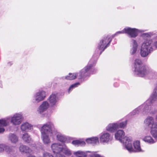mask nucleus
<instances>
[{"mask_svg":"<svg viewBox=\"0 0 157 157\" xmlns=\"http://www.w3.org/2000/svg\"><path fill=\"white\" fill-rule=\"evenodd\" d=\"M157 99V89L155 88L149 99L147 100L142 105L133 110L131 113V115H134L138 114L140 112H142L144 114H147L150 112V114L154 115L156 113V110H153L154 106L151 105Z\"/></svg>","mask_w":157,"mask_h":157,"instance_id":"nucleus-1","label":"nucleus"},{"mask_svg":"<svg viewBox=\"0 0 157 157\" xmlns=\"http://www.w3.org/2000/svg\"><path fill=\"white\" fill-rule=\"evenodd\" d=\"M144 123L150 128V132L152 136L156 139L157 138V123L152 117L148 116L144 120Z\"/></svg>","mask_w":157,"mask_h":157,"instance_id":"nucleus-2","label":"nucleus"},{"mask_svg":"<svg viewBox=\"0 0 157 157\" xmlns=\"http://www.w3.org/2000/svg\"><path fill=\"white\" fill-rule=\"evenodd\" d=\"M135 74L139 76L144 77V75L147 73L146 71V67L143 65L140 59H137L134 62Z\"/></svg>","mask_w":157,"mask_h":157,"instance_id":"nucleus-3","label":"nucleus"},{"mask_svg":"<svg viewBox=\"0 0 157 157\" xmlns=\"http://www.w3.org/2000/svg\"><path fill=\"white\" fill-rule=\"evenodd\" d=\"M151 40H147L144 41L142 44L140 50V54L142 57H146L152 51L151 44Z\"/></svg>","mask_w":157,"mask_h":157,"instance_id":"nucleus-4","label":"nucleus"},{"mask_svg":"<svg viewBox=\"0 0 157 157\" xmlns=\"http://www.w3.org/2000/svg\"><path fill=\"white\" fill-rule=\"evenodd\" d=\"M55 130L53 124L51 122H48L44 124L40 129L41 133L55 134Z\"/></svg>","mask_w":157,"mask_h":157,"instance_id":"nucleus-5","label":"nucleus"},{"mask_svg":"<svg viewBox=\"0 0 157 157\" xmlns=\"http://www.w3.org/2000/svg\"><path fill=\"white\" fill-rule=\"evenodd\" d=\"M112 40V38L107 36L101 40L98 44V48L99 50H102L100 52V54H101L102 52L109 46Z\"/></svg>","mask_w":157,"mask_h":157,"instance_id":"nucleus-6","label":"nucleus"},{"mask_svg":"<svg viewBox=\"0 0 157 157\" xmlns=\"http://www.w3.org/2000/svg\"><path fill=\"white\" fill-rule=\"evenodd\" d=\"M132 137L125 136L123 138L121 142L123 143L124 146L126 149L130 152L134 151V149L132 146Z\"/></svg>","mask_w":157,"mask_h":157,"instance_id":"nucleus-7","label":"nucleus"},{"mask_svg":"<svg viewBox=\"0 0 157 157\" xmlns=\"http://www.w3.org/2000/svg\"><path fill=\"white\" fill-rule=\"evenodd\" d=\"M46 96V93L44 91H40L36 93L34 95L33 102L38 103L44 100Z\"/></svg>","mask_w":157,"mask_h":157,"instance_id":"nucleus-8","label":"nucleus"},{"mask_svg":"<svg viewBox=\"0 0 157 157\" xmlns=\"http://www.w3.org/2000/svg\"><path fill=\"white\" fill-rule=\"evenodd\" d=\"M22 121V115L20 113H16L12 117L11 122L13 125H16L20 124Z\"/></svg>","mask_w":157,"mask_h":157,"instance_id":"nucleus-9","label":"nucleus"},{"mask_svg":"<svg viewBox=\"0 0 157 157\" xmlns=\"http://www.w3.org/2000/svg\"><path fill=\"white\" fill-rule=\"evenodd\" d=\"M112 136L108 132L101 134L100 137V142L102 143H108L112 140Z\"/></svg>","mask_w":157,"mask_h":157,"instance_id":"nucleus-10","label":"nucleus"},{"mask_svg":"<svg viewBox=\"0 0 157 157\" xmlns=\"http://www.w3.org/2000/svg\"><path fill=\"white\" fill-rule=\"evenodd\" d=\"M125 33L127 34L128 36L134 38L138 35V30L135 28L127 27L125 28Z\"/></svg>","mask_w":157,"mask_h":157,"instance_id":"nucleus-11","label":"nucleus"},{"mask_svg":"<svg viewBox=\"0 0 157 157\" xmlns=\"http://www.w3.org/2000/svg\"><path fill=\"white\" fill-rule=\"evenodd\" d=\"M7 138L8 141L13 144H16L18 142V136L14 133H10L8 136Z\"/></svg>","mask_w":157,"mask_h":157,"instance_id":"nucleus-12","label":"nucleus"},{"mask_svg":"<svg viewBox=\"0 0 157 157\" xmlns=\"http://www.w3.org/2000/svg\"><path fill=\"white\" fill-rule=\"evenodd\" d=\"M92 66H91V67ZM91 66H87L82 70L79 73V78H84L89 75V71L90 69Z\"/></svg>","mask_w":157,"mask_h":157,"instance_id":"nucleus-13","label":"nucleus"},{"mask_svg":"<svg viewBox=\"0 0 157 157\" xmlns=\"http://www.w3.org/2000/svg\"><path fill=\"white\" fill-rule=\"evenodd\" d=\"M63 146V144H61L59 143H54L52 144L51 148L53 152L56 153L59 152H62Z\"/></svg>","mask_w":157,"mask_h":157,"instance_id":"nucleus-14","label":"nucleus"},{"mask_svg":"<svg viewBox=\"0 0 157 157\" xmlns=\"http://www.w3.org/2000/svg\"><path fill=\"white\" fill-rule=\"evenodd\" d=\"M49 106L48 102L46 101H44L39 106L37 110V111L39 113L41 114L44 112L46 111Z\"/></svg>","mask_w":157,"mask_h":157,"instance_id":"nucleus-15","label":"nucleus"},{"mask_svg":"<svg viewBox=\"0 0 157 157\" xmlns=\"http://www.w3.org/2000/svg\"><path fill=\"white\" fill-rule=\"evenodd\" d=\"M48 100L51 106L56 105L58 101V98L56 94H52L49 96Z\"/></svg>","mask_w":157,"mask_h":157,"instance_id":"nucleus-16","label":"nucleus"},{"mask_svg":"<svg viewBox=\"0 0 157 157\" xmlns=\"http://www.w3.org/2000/svg\"><path fill=\"white\" fill-rule=\"evenodd\" d=\"M33 126L28 122L23 123L21 126V128L22 132H28L33 129Z\"/></svg>","mask_w":157,"mask_h":157,"instance_id":"nucleus-17","label":"nucleus"},{"mask_svg":"<svg viewBox=\"0 0 157 157\" xmlns=\"http://www.w3.org/2000/svg\"><path fill=\"white\" fill-rule=\"evenodd\" d=\"M4 151L10 153L12 151V147L5 144H0V153H2Z\"/></svg>","mask_w":157,"mask_h":157,"instance_id":"nucleus-18","label":"nucleus"},{"mask_svg":"<svg viewBox=\"0 0 157 157\" xmlns=\"http://www.w3.org/2000/svg\"><path fill=\"white\" fill-rule=\"evenodd\" d=\"M20 151L22 153H31L32 152V150L28 147L25 145H21L19 147Z\"/></svg>","mask_w":157,"mask_h":157,"instance_id":"nucleus-19","label":"nucleus"},{"mask_svg":"<svg viewBox=\"0 0 157 157\" xmlns=\"http://www.w3.org/2000/svg\"><path fill=\"white\" fill-rule=\"evenodd\" d=\"M131 46L130 53L131 55H133L136 53L138 47V44L135 40H132Z\"/></svg>","mask_w":157,"mask_h":157,"instance_id":"nucleus-20","label":"nucleus"},{"mask_svg":"<svg viewBox=\"0 0 157 157\" xmlns=\"http://www.w3.org/2000/svg\"><path fill=\"white\" fill-rule=\"evenodd\" d=\"M119 125L118 123H113L109 124L106 127L107 131L110 132H114L118 128Z\"/></svg>","mask_w":157,"mask_h":157,"instance_id":"nucleus-21","label":"nucleus"},{"mask_svg":"<svg viewBox=\"0 0 157 157\" xmlns=\"http://www.w3.org/2000/svg\"><path fill=\"white\" fill-rule=\"evenodd\" d=\"M124 135V132L122 130H118L115 134V137L116 139L119 140L121 142L122 140V137Z\"/></svg>","mask_w":157,"mask_h":157,"instance_id":"nucleus-22","label":"nucleus"},{"mask_svg":"<svg viewBox=\"0 0 157 157\" xmlns=\"http://www.w3.org/2000/svg\"><path fill=\"white\" fill-rule=\"evenodd\" d=\"M133 144L135 150L134 149V151L132 152H140L143 151L140 146V141H139L136 140L134 141L133 143Z\"/></svg>","mask_w":157,"mask_h":157,"instance_id":"nucleus-23","label":"nucleus"},{"mask_svg":"<svg viewBox=\"0 0 157 157\" xmlns=\"http://www.w3.org/2000/svg\"><path fill=\"white\" fill-rule=\"evenodd\" d=\"M41 134V138L45 144H48L50 143V140L48 136L49 134Z\"/></svg>","mask_w":157,"mask_h":157,"instance_id":"nucleus-24","label":"nucleus"},{"mask_svg":"<svg viewBox=\"0 0 157 157\" xmlns=\"http://www.w3.org/2000/svg\"><path fill=\"white\" fill-rule=\"evenodd\" d=\"M86 142L88 144H97L99 143L98 138L95 137L88 138L86 140Z\"/></svg>","mask_w":157,"mask_h":157,"instance_id":"nucleus-25","label":"nucleus"},{"mask_svg":"<svg viewBox=\"0 0 157 157\" xmlns=\"http://www.w3.org/2000/svg\"><path fill=\"white\" fill-rule=\"evenodd\" d=\"M55 134H56V137L57 140L61 142H65L67 140L66 137L62 134L59 132H56Z\"/></svg>","mask_w":157,"mask_h":157,"instance_id":"nucleus-26","label":"nucleus"},{"mask_svg":"<svg viewBox=\"0 0 157 157\" xmlns=\"http://www.w3.org/2000/svg\"><path fill=\"white\" fill-rule=\"evenodd\" d=\"M23 140L27 143H29L32 141V139L30 136L27 133H25L22 135Z\"/></svg>","mask_w":157,"mask_h":157,"instance_id":"nucleus-27","label":"nucleus"},{"mask_svg":"<svg viewBox=\"0 0 157 157\" xmlns=\"http://www.w3.org/2000/svg\"><path fill=\"white\" fill-rule=\"evenodd\" d=\"M62 151L65 155L67 156H70L71 155L72 152L69 149L65 144H63Z\"/></svg>","mask_w":157,"mask_h":157,"instance_id":"nucleus-28","label":"nucleus"},{"mask_svg":"<svg viewBox=\"0 0 157 157\" xmlns=\"http://www.w3.org/2000/svg\"><path fill=\"white\" fill-rule=\"evenodd\" d=\"M143 140L145 142L151 144H154L156 142V141H155L150 136H147L145 137L143 139Z\"/></svg>","mask_w":157,"mask_h":157,"instance_id":"nucleus-29","label":"nucleus"},{"mask_svg":"<svg viewBox=\"0 0 157 157\" xmlns=\"http://www.w3.org/2000/svg\"><path fill=\"white\" fill-rule=\"evenodd\" d=\"M147 72V73L146 75H144V77L146 75H148V76L151 78H152L153 77L155 76L156 75V73L152 70H148L146 67V70Z\"/></svg>","mask_w":157,"mask_h":157,"instance_id":"nucleus-30","label":"nucleus"},{"mask_svg":"<svg viewBox=\"0 0 157 157\" xmlns=\"http://www.w3.org/2000/svg\"><path fill=\"white\" fill-rule=\"evenodd\" d=\"M77 76V73H70L68 76L65 77V78L67 79L72 80L75 79Z\"/></svg>","mask_w":157,"mask_h":157,"instance_id":"nucleus-31","label":"nucleus"},{"mask_svg":"<svg viewBox=\"0 0 157 157\" xmlns=\"http://www.w3.org/2000/svg\"><path fill=\"white\" fill-rule=\"evenodd\" d=\"M72 143L75 145L83 146L85 145V143L84 141L80 140H76L73 141Z\"/></svg>","mask_w":157,"mask_h":157,"instance_id":"nucleus-32","label":"nucleus"},{"mask_svg":"<svg viewBox=\"0 0 157 157\" xmlns=\"http://www.w3.org/2000/svg\"><path fill=\"white\" fill-rule=\"evenodd\" d=\"M9 124V121L7 119L0 120V126H6Z\"/></svg>","mask_w":157,"mask_h":157,"instance_id":"nucleus-33","label":"nucleus"},{"mask_svg":"<svg viewBox=\"0 0 157 157\" xmlns=\"http://www.w3.org/2000/svg\"><path fill=\"white\" fill-rule=\"evenodd\" d=\"M74 154L78 157H84L86 156V154L84 152L80 151L75 152Z\"/></svg>","mask_w":157,"mask_h":157,"instance_id":"nucleus-34","label":"nucleus"},{"mask_svg":"<svg viewBox=\"0 0 157 157\" xmlns=\"http://www.w3.org/2000/svg\"><path fill=\"white\" fill-rule=\"evenodd\" d=\"M79 85L80 83L79 82H77L71 85L69 88L68 89V92L69 93L73 88L77 87Z\"/></svg>","mask_w":157,"mask_h":157,"instance_id":"nucleus-35","label":"nucleus"},{"mask_svg":"<svg viewBox=\"0 0 157 157\" xmlns=\"http://www.w3.org/2000/svg\"><path fill=\"white\" fill-rule=\"evenodd\" d=\"M42 157H54V156L51 153L44 152L43 154Z\"/></svg>","mask_w":157,"mask_h":157,"instance_id":"nucleus-36","label":"nucleus"},{"mask_svg":"<svg viewBox=\"0 0 157 157\" xmlns=\"http://www.w3.org/2000/svg\"><path fill=\"white\" fill-rule=\"evenodd\" d=\"M127 124V121L126 120L120 123L119 124H118L119 125L118 128L120 127L121 128H124L126 125Z\"/></svg>","mask_w":157,"mask_h":157,"instance_id":"nucleus-37","label":"nucleus"},{"mask_svg":"<svg viewBox=\"0 0 157 157\" xmlns=\"http://www.w3.org/2000/svg\"><path fill=\"white\" fill-rule=\"evenodd\" d=\"M152 33H144L142 34V36L144 38L149 37L152 36Z\"/></svg>","mask_w":157,"mask_h":157,"instance_id":"nucleus-38","label":"nucleus"},{"mask_svg":"<svg viewBox=\"0 0 157 157\" xmlns=\"http://www.w3.org/2000/svg\"><path fill=\"white\" fill-rule=\"evenodd\" d=\"M62 152L56 153L55 157H65L64 154L61 153Z\"/></svg>","mask_w":157,"mask_h":157,"instance_id":"nucleus-39","label":"nucleus"},{"mask_svg":"<svg viewBox=\"0 0 157 157\" xmlns=\"http://www.w3.org/2000/svg\"><path fill=\"white\" fill-rule=\"evenodd\" d=\"M124 33H125V28L123 30L121 31H119L117 32L113 36L112 38H113L115 36L117 35L118 34Z\"/></svg>","mask_w":157,"mask_h":157,"instance_id":"nucleus-40","label":"nucleus"},{"mask_svg":"<svg viewBox=\"0 0 157 157\" xmlns=\"http://www.w3.org/2000/svg\"><path fill=\"white\" fill-rule=\"evenodd\" d=\"M5 129L3 127H0V134L3 133L5 131Z\"/></svg>","mask_w":157,"mask_h":157,"instance_id":"nucleus-41","label":"nucleus"},{"mask_svg":"<svg viewBox=\"0 0 157 157\" xmlns=\"http://www.w3.org/2000/svg\"><path fill=\"white\" fill-rule=\"evenodd\" d=\"M154 45L155 46L156 48L157 47V42L156 41L155 42Z\"/></svg>","mask_w":157,"mask_h":157,"instance_id":"nucleus-42","label":"nucleus"},{"mask_svg":"<svg viewBox=\"0 0 157 157\" xmlns=\"http://www.w3.org/2000/svg\"><path fill=\"white\" fill-rule=\"evenodd\" d=\"M93 64H94V63H93V64H90V63H89V65H88V66H92L91 67H90V69L91 68L93 67Z\"/></svg>","mask_w":157,"mask_h":157,"instance_id":"nucleus-43","label":"nucleus"},{"mask_svg":"<svg viewBox=\"0 0 157 157\" xmlns=\"http://www.w3.org/2000/svg\"><path fill=\"white\" fill-rule=\"evenodd\" d=\"M27 157H36L34 155H30L28 156Z\"/></svg>","mask_w":157,"mask_h":157,"instance_id":"nucleus-44","label":"nucleus"}]
</instances>
